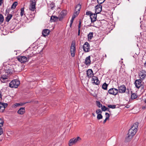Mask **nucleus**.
Listing matches in <instances>:
<instances>
[{"instance_id":"obj_20","label":"nucleus","mask_w":146,"mask_h":146,"mask_svg":"<svg viewBox=\"0 0 146 146\" xmlns=\"http://www.w3.org/2000/svg\"><path fill=\"white\" fill-rule=\"evenodd\" d=\"M76 143L75 142V140H74V138H72L70 139L69 142V146H71L75 144Z\"/></svg>"},{"instance_id":"obj_47","label":"nucleus","mask_w":146,"mask_h":146,"mask_svg":"<svg viewBox=\"0 0 146 146\" xmlns=\"http://www.w3.org/2000/svg\"><path fill=\"white\" fill-rule=\"evenodd\" d=\"M108 119H107V118H106L105 119V120L103 121V123H106V121L107 120H108Z\"/></svg>"},{"instance_id":"obj_14","label":"nucleus","mask_w":146,"mask_h":146,"mask_svg":"<svg viewBox=\"0 0 146 146\" xmlns=\"http://www.w3.org/2000/svg\"><path fill=\"white\" fill-rule=\"evenodd\" d=\"M92 81H93V83L95 84L96 85H98L100 83V81L98 79V78L95 76H93L92 78Z\"/></svg>"},{"instance_id":"obj_5","label":"nucleus","mask_w":146,"mask_h":146,"mask_svg":"<svg viewBox=\"0 0 146 146\" xmlns=\"http://www.w3.org/2000/svg\"><path fill=\"white\" fill-rule=\"evenodd\" d=\"M118 92V90L115 88H112L108 91V93L110 94L116 96Z\"/></svg>"},{"instance_id":"obj_54","label":"nucleus","mask_w":146,"mask_h":146,"mask_svg":"<svg viewBox=\"0 0 146 146\" xmlns=\"http://www.w3.org/2000/svg\"><path fill=\"white\" fill-rule=\"evenodd\" d=\"M90 26H93V27H95L94 25H92V24H90Z\"/></svg>"},{"instance_id":"obj_52","label":"nucleus","mask_w":146,"mask_h":146,"mask_svg":"<svg viewBox=\"0 0 146 146\" xmlns=\"http://www.w3.org/2000/svg\"><path fill=\"white\" fill-rule=\"evenodd\" d=\"M125 107H126L127 108H128L129 107V105H127L125 106Z\"/></svg>"},{"instance_id":"obj_17","label":"nucleus","mask_w":146,"mask_h":146,"mask_svg":"<svg viewBox=\"0 0 146 146\" xmlns=\"http://www.w3.org/2000/svg\"><path fill=\"white\" fill-rule=\"evenodd\" d=\"M90 56H89L86 58L84 63L86 65H88L90 64Z\"/></svg>"},{"instance_id":"obj_18","label":"nucleus","mask_w":146,"mask_h":146,"mask_svg":"<svg viewBox=\"0 0 146 146\" xmlns=\"http://www.w3.org/2000/svg\"><path fill=\"white\" fill-rule=\"evenodd\" d=\"M58 19L59 20V16L57 17L55 16H52L51 17L50 21L51 22L56 21Z\"/></svg>"},{"instance_id":"obj_11","label":"nucleus","mask_w":146,"mask_h":146,"mask_svg":"<svg viewBox=\"0 0 146 146\" xmlns=\"http://www.w3.org/2000/svg\"><path fill=\"white\" fill-rule=\"evenodd\" d=\"M90 17L92 23L95 21L97 19V14H92L90 16Z\"/></svg>"},{"instance_id":"obj_44","label":"nucleus","mask_w":146,"mask_h":146,"mask_svg":"<svg viewBox=\"0 0 146 146\" xmlns=\"http://www.w3.org/2000/svg\"><path fill=\"white\" fill-rule=\"evenodd\" d=\"M79 13V11H77V10H76V11H75V12L74 13H75V15H76L77 16L78 15Z\"/></svg>"},{"instance_id":"obj_34","label":"nucleus","mask_w":146,"mask_h":146,"mask_svg":"<svg viewBox=\"0 0 146 146\" xmlns=\"http://www.w3.org/2000/svg\"><path fill=\"white\" fill-rule=\"evenodd\" d=\"M108 108H112V109H115L116 108V105H108Z\"/></svg>"},{"instance_id":"obj_19","label":"nucleus","mask_w":146,"mask_h":146,"mask_svg":"<svg viewBox=\"0 0 146 146\" xmlns=\"http://www.w3.org/2000/svg\"><path fill=\"white\" fill-rule=\"evenodd\" d=\"M25 112V108H21L18 111L17 113L19 114L22 115Z\"/></svg>"},{"instance_id":"obj_27","label":"nucleus","mask_w":146,"mask_h":146,"mask_svg":"<svg viewBox=\"0 0 146 146\" xmlns=\"http://www.w3.org/2000/svg\"><path fill=\"white\" fill-rule=\"evenodd\" d=\"M81 8V5H77L75 8V11L77 10L80 11Z\"/></svg>"},{"instance_id":"obj_24","label":"nucleus","mask_w":146,"mask_h":146,"mask_svg":"<svg viewBox=\"0 0 146 146\" xmlns=\"http://www.w3.org/2000/svg\"><path fill=\"white\" fill-rule=\"evenodd\" d=\"M4 20L3 16L1 14H0V23L1 24L3 22Z\"/></svg>"},{"instance_id":"obj_57","label":"nucleus","mask_w":146,"mask_h":146,"mask_svg":"<svg viewBox=\"0 0 146 146\" xmlns=\"http://www.w3.org/2000/svg\"><path fill=\"white\" fill-rule=\"evenodd\" d=\"M20 104V105H19V106H22L23 105V104H22V103Z\"/></svg>"},{"instance_id":"obj_31","label":"nucleus","mask_w":146,"mask_h":146,"mask_svg":"<svg viewBox=\"0 0 146 146\" xmlns=\"http://www.w3.org/2000/svg\"><path fill=\"white\" fill-rule=\"evenodd\" d=\"M81 22L80 20H79V24L78 26V35H79L80 34V29L81 27Z\"/></svg>"},{"instance_id":"obj_1","label":"nucleus","mask_w":146,"mask_h":146,"mask_svg":"<svg viewBox=\"0 0 146 146\" xmlns=\"http://www.w3.org/2000/svg\"><path fill=\"white\" fill-rule=\"evenodd\" d=\"M138 126V123L136 122L134 123L131 126V128L129 130L127 135L128 136L125 138V141L127 142L130 141L132 137L136 134L137 131Z\"/></svg>"},{"instance_id":"obj_15","label":"nucleus","mask_w":146,"mask_h":146,"mask_svg":"<svg viewBox=\"0 0 146 146\" xmlns=\"http://www.w3.org/2000/svg\"><path fill=\"white\" fill-rule=\"evenodd\" d=\"M86 72L87 76L89 78H91L93 75V71L92 69H88Z\"/></svg>"},{"instance_id":"obj_36","label":"nucleus","mask_w":146,"mask_h":146,"mask_svg":"<svg viewBox=\"0 0 146 146\" xmlns=\"http://www.w3.org/2000/svg\"><path fill=\"white\" fill-rule=\"evenodd\" d=\"M4 121L3 119L0 118V127H2L3 126Z\"/></svg>"},{"instance_id":"obj_6","label":"nucleus","mask_w":146,"mask_h":146,"mask_svg":"<svg viewBox=\"0 0 146 146\" xmlns=\"http://www.w3.org/2000/svg\"><path fill=\"white\" fill-rule=\"evenodd\" d=\"M70 52L71 56L73 57H74L76 52L75 47L74 44L72 43L70 47Z\"/></svg>"},{"instance_id":"obj_43","label":"nucleus","mask_w":146,"mask_h":146,"mask_svg":"<svg viewBox=\"0 0 146 146\" xmlns=\"http://www.w3.org/2000/svg\"><path fill=\"white\" fill-rule=\"evenodd\" d=\"M92 14V13L90 11H88L86 12V14L87 15H90V16Z\"/></svg>"},{"instance_id":"obj_8","label":"nucleus","mask_w":146,"mask_h":146,"mask_svg":"<svg viewBox=\"0 0 146 146\" xmlns=\"http://www.w3.org/2000/svg\"><path fill=\"white\" fill-rule=\"evenodd\" d=\"M66 14L67 11H66L65 10L62 11L59 15V21H61Z\"/></svg>"},{"instance_id":"obj_25","label":"nucleus","mask_w":146,"mask_h":146,"mask_svg":"<svg viewBox=\"0 0 146 146\" xmlns=\"http://www.w3.org/2000/svg\"><path fill=\"white\" fill-rule=\"evenodd\" d=\"M74 138L76 143H78L81 140V138L79 137H77L76 138Z\"/></svg>"},{"instance_id":"obj_38","label":"nucleus","mask_w":146,"mask_h":146,"mask_svg":"<svg viewBox=\"0 0 146 146\" xmlns=\"http://www.w3.org/2000/svg\"><path fill=\"white\" fill-rule=\"evenodd\" d=\"M105 0H97L98 3L99 4H101L103 3Z\"/></svg>"},{"instance_id":"obj_3","label":"nucleus","mask_w":146,"mask_h":146,"mask_svg":"<svg viewBox=\"0 0 146 146\" xmlns=\"http://www.w3.org/2000/svg\"><path fill=\"white\" fill-rule=\"evenodd\" d=\"M20 84V81L17 80H14L11 81L9 84V86L12 88H17Z\"/></svg>"},{"instance_id":"obj_35","label":"nucleus","mask_w":146,"mask_h":146,"mask_svg":"<svg viewBox=\"0 0 146 146\" xmlns=\"http://www.w3.org/2000/svg\"><path fill=\"white\" fill-rule=\"evenodd\" d=\"M97 119L99 120L101 119H102L103 118V116L101 114H97Z\"/></svg>"},{"instance_id":"obj_37","label":"nucleus","mask_w":146,"mask_h":146,"mask_svg":"<svg viewBox=\"0 0 146 146\" xmlns=\"http://www.w3.org/2000/svg\"><path fill=\"white\" fill-rule=\"evenodd\" d=\"M5 108L3 107L0 105V112H3L5 110Z\"/></svg>"},{"instance_id":"obj_23","label":"nucleus","mask_w":146,"mask_h":146,"mask_svg":"<svg viewBox=\"0 0 146 146\" xmlns=\"http://www.w3.org/2000/svg\"><path fill=\"white\" fill-rule=\"evenodd\" d=\"M93 33L90 32L88 35V37L89 39L91 40L93 37Z\"/></svg>"},{"instance_id":"obj_49","label":"nucleus","mask_w":146,"mask_h":146,"mask_svg":"<svg viewBox=\"0 0 146 146\" xmlns=\"http://www.w3.org/2000/svg\"><path fill=\"white\" fill-rule=\"evenodd\" d=\"M19 105H20V103H16L15 104V105L16 106H19Z\"/></svg>"},{"instance_id":"obj_40","label":"nucleus","mask_w":146,"mask_h":146,"mask_svg":"<svg viewBox=\"0 0 146 146\" xmlns=\"http://www.w3.org/2000/svg\"><path fill=\"white\" fill-rule=\"evenodd\" d=\"M97 106L99 108L101 107L102 106V104H101L99 102L97 101Z\"/></svg>"},{"instance_id":"obj_55","label":"nucleus","mask_w":146,"mask_h":146,"mask_svg":"<svg viewBox=\"0 0 146 146\" xmlns=\"http://www.w3.org/2000/svg\"><path fill=\"white\" fill-rule=\"evenodd\" d=\"M144 66L145 67L146 66V61H145V62L144 64Z\"/></svg>"},{"instance_id":"obj_13","label":"nucleus","mask_w":146,"mask_h":146,"mask_svg":"<svg viewBox=\"0 0 146 146\" xmlns=\"http://www.w3.org/2000/svg\"><path fill=\"white\" fill-rule=\"evenodd\" d=\"M50 32V31L48 29H44L42 31V34L44 37H46L49 34Z\"/></svg>"},{"instance_id":"obj_48","label":"nucleus","mask_w":146,"mask_h":146,"mask_svg":"<svg viewBox=\"0 0 146 146\" xmlns=\"http://www.w3.org/2000/svg\"><path fill=\"white\" fill-rule=\"evenodd\" d=\"M3 0H0V6H1L2 4L3 3Z\"/></svg>"},{"instance_id":"obj_42","label":"nucleus","mask_w":146,"mask_h":146,"mask_svg":"<svg viewBox=\"0 0 146 146\" xmlns=\"http://www.w3.org/2000/svg\"><path fill=\"white\" fill-rule=\"evenodd\" d=\"M105 115H106V118H107V119H109L110 117V114L107 113H105Z\"/></svg>"},{"instance_id":"obj_41","label":"nucleus","mask_w":146,"mask_h":146,"mask_svg":"<svg viewBox=\"0 0 146 146\" xmlns=\"http://www.w3.org/2000/svg\"><path fill=\"white\" fill-rule=\"evenodd\" d=\"M2 127H0V135L3 133V131Z\"/></svg>"},{"instance_id":"obj_56","label":"nucleus","mask_w":146,"mask_h":146,"mask_svg":"<svg viewBox=\"0 0 146 146\" xmlns=\"http://www.w3.org/2000/svg\"><path fill=\"white\" fill-rule=\"evenodd\" d=\"M72 24V23H70V27H71Z\"/></svg>"},{"instance_id":"obj_50","label":"nucleus","mask_w":146,"mask_h":146,"mask_svg":"<svg viewBox=\"0 0 146 146\" xmlns=\"http://www.w3.org/2000/svg\"><path fill=\"white\" fill-rule=\"evenodd\" d=\"M74 20V19H73L72 18V19L70 20V23H72L73 22Z\"/></svg>"},{"instance_id":"obj_58","label":"nucleus","mask_w":146,"mask_h":146,"mask_svg":"<svg viewBox=\"0 0 146 146\" xmlns=\"http://www.w3.org/2000/svg\"><path fill=\"white\" fill-rule=\"evenodd\" d=\"M92 115L94 116H95V115H94V113H92Z\"/></svg>"},{"instance_id":"obj_33","label":"nucleus","mask_w":146,"mask_h":146,"mask_svg":"<svg viewBox=\"0 0 146 146\" xmlns=\"http://www.w3.org/2000/svg\"><path fill=\"white\" fill-rule=\"evenodd\" d=\"M0 105L3 107L5 108L7 106V103L0 102Z\"/></svg>"},{"instance_id":"obj_45","label":"nucleus","mask_w":146,"mask_h":146,"mask_svg":"<svg viewBox=\"0 0 146 146\" xmlns=\"http://www.w3.org/2000/svg\"><path fill=\"white\" fill-rule=\"evenodd\" d=\"M76 15H75V13H74L73 15L72 16V18L73 19H74L76 17Z\"/></svg>"},{"instance_id":"obj_12","label":"nucleus","mask_w":146,"mask_h":146,"mask_svg":"<svg viewBox=\"0 0 146 146\" xmlns=\"http://www.w3.org/2000/svg\"><path fill=\"white\" fill-rule=\"evenodd\" d=\"M141 80H136L135 82V84L136 87L139 88L141 85Z\"/></svg>"},{"instance_id":"obj_22","label":"nucleus","mask_w":146,"mask_h":146,"mask_svg":"<svg viewBox=\"0 0 146 146\" xmlns=\"http://www.w3.org/2000/svg\"><path fill=\"white\" fill-rule=\"evenodd\" d=\"M102 9L101 7H96V14L99 13L101 11Z\"/></svg>"},{"instance_id":"obj_53","label":"nucleus","mask_w":146,"mask_h":146,"mask_svg":"<svg viewBox=\"0 0 146 146\" xmlns=\"http://www.w3.org/2000/svg\"><path fill=\"white\" fill-rule=\"evenodd\" d=\"M146 108V107L145 106H143L142 107V108L143 109H145Z\"/></svg>"},{"instance_id":"obj_2","label":"nucleus","mask_w":146,"mask_h":146,"mask_svg":"<svg viewBox=\"0 0 146 146\" xmlns=\"http://www.w3.org/2000/svg\"><path fill=\"white\" fill-rule=\"evenodd\" d=\"M33 55H30L27 56V57L24 56H20L18 57L17 59L21 63H23L28 61L29 59L32 57Z\"/></svg>"},{"instance_id":"obj_32","label":"nucleus","mask_w":146,"mask_h":146,"mask_svg":"<svg viewBox=\"0 0 146 146\" xmlns=\"http://www.w3.org/2000/svg\"><path fill=\"white\" fill-rule=\"evenodd\" d=\"M102 110L103 111H105L106 110H109V109L107 108L105 106H102L101 107Z\"/></svg>"},{"instance_id":"obj_9","label":"nucleus","mask_w":146,"mask_h":146,"mask_svg":"<svg viewBox=\"0 0 146 146\" xmlns=\"http://www.w3.org/2000/svg\"><path fill=\"white\" fill-rule=\"evenodd\" d=\"M139 76L141 80H143L146 77V71L142 70L139 74Z\"/></svg>"},{"instance_id":"obj_26","label":"nucleus","mask_w":146,"mask_h":146,"mask_svg":"<svg viewBox=\"0 0 146 146\" xmlns=\"http://www.w3.org/2000/svg\"><path fill=\"white\" fill-rule=\"evenodd\" d=\"M17 5V2H14L12 5L11 9H15L16 8V6Z\"/></svg>"},{"instance_id":"obj_30","label":"nucleus","mask_w":146,"mask_h":146,"mask_svg":"<svg viewBox=\"0 0 146 146\" xmlns=\"http://www.w3.org/2000/svg\"><path fill=\"white\" fill-rule=\"evenodd\" d=\"M24 7H23L21 9V13H20V15L22 17L24 15H25V14H24Z\"/></svg>"},{"instance_id":"obj_7","label":"nucleus","mask_w":146,"mask_h":146,"mask_svg":"<svg viewBox=\"0 0 146 146\" xmlns=\"http://www.w3.org/2000/svg\"><path fill=\"white\" fill-rule=\"evenodd\" d=\"M83 48L84 51L86 52H89L90 50V46L89 44L86 42L83 46Z\"/></svg>"},{"instance_id":"obj_16","label":"nucleus","mask_w":146,"mask_h":146,"mask_svg":"<svg viewBox=\"0 0 146 146\" xmlns=\"http://www.w3.org/2000/svg\"><path fill=\"white\" fill-rule=\"evenodd\" d=\"M8 76L6 75H1V80L2 82H5V80L7 79Z\"/></svg>"},{"instance_id":"obj_51","label":"nucleus","mask_w":146,"mask_h":146,"mask_svg":"<svg viewBox=\"0 0 146 146\" xmlns=\"http://www.w3.org/2000/svg\"><path fill=\"white\" fill-rule=\"evenodd\" d=\"M54 7V6L53 5L51 7V9L52 10H53Z\"/></svg>"},{"instance_id":"obj_10","label":"nucleus","mask_w":146,"mask_h":146,"mask_svg":"<svg viewBox=\"0 0 146 146\" xmlns=\"http://www.w3.org/2000/svg\"><path fill=\"white\" fill-rule=\"evenodd\" d=\"M118 92L120 93H123L125 92L126 90V87L123 85L118 87Z\"/></svg>"},{"instance_id":"obj_21","label":"nucleus","mask_w":146,"mask_h":146,"mask_svg":"<svg viewBox=\"0 0 146 146\" xmlns=\"http://www.w3.org/2000/svg\"><path fill=\"white\" fill-rule=\"evenodd\" d=\"M12 16H13L11 14H9L5 18V20L7 22H9L12 17Z\"/></svg>"},{"instance_id":"obj_4","label":"nucleus","mask_w":146,"mask_h":146,"mask_svg":"<svg viewBox=\"0 0 146 146\" xmlns=\"http://www.w3.org/2000/svg\"><path fill=\"white\" fill-rule=\"evenodd\" d=\"M36 4L35 0H31L29 5V9L32 11H34L35 9Z\"/></svg>"},{"instance_id":"obj_39","label":"nucleus","mask_w":146,"mask_h":146,"mask_svg":"<svg viewBox=\"0 0 146 146\" xmlns=\"http://www.w3.org/2000/svg\"><path fill=\"white\" fill-rule=\"evenodd\" d=\"M96 113L97 114H101L102 111L100 109H98L96 111Z\"/></svg>"},{"instance_id":"obj_46","label":"nucleus","mask_w":146,"mask_h":146,"mask_svg":"<svg viewBox=\"0 0 146 146\" xmlns=\"http://www.w3.org/2000/svg\"><path fill=\"white\" fill-rule=\"evenodd\" d=\"M35 16V14H33V15H30V17L31 18H34V17Z\"/></svg>"},{"instance_id":"obj_28","label":"nucleus","mask_w":146,"mask_h":146,"mask_svg":"<svg viewBox=\"0 0 146 146\" xmlns=\"http://www.w3.org/2000/svg\"><path fill=\"white\" fill-rule=\"evenodd\" d=\"M108 85L106 84V83H104L103 84L102 86V88L105 90H106L107 89V87Z\"/></svg>"},{"instance_id":"obj_29","label":"nucleus","mask_w":146,"mask_h":146,"mask_svg":"<svg viewBox=\"0 0 146 146\" xmlns=\"http://www.w3.org/2000/svg\"><path fill=\"white\" fill-rule=\"evenodd\" d=\"M137 97V96L135 93L133 94L131 96V98L132 99H134Z\"/></svg>"}]
</instances>
